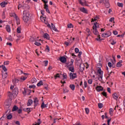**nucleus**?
I'll return each instance as SVG.
<instances>
[{"label": "nucleus", "mask_w": 125, "mask_h": 125, "mask_svg": "<svg viewBox=\"0 0 125 125\" xmlns=\"http://www.w3.org/2000/svg\"><path fill=\"white\" fill-rule=\"evenodd\" d=\"M22 19L25 24L30 23V12L24 10L22 14Z\"/></svg>", "instance_id": "1"}, {"label": "nucleus", "mask_w": 125, "mask_h": 125, "mask_svg": "<svg viewBox=\"0 0 125 125\" xmlns=\"http://www.w3.org/2000/svg\"><path fill=\"white\" fill-rule=\"evenodd\" d=\"M99 28V24L97 23V22H95L94 23V25L93 26V33L96 36L99 35V32H98V30H97V28Z\"/></svg>", "instance_id": "2"}, {"label": "nucleus", "mask_w": 125, "mask_h": 125, "mask_svg": "<svg viewBox=\"0 0 125 125\" xmlns=\"http://www.w3.org/2000/svg\"><path fill=\"white\" fill-rule=\"evenodd\" d=\"M14 91H15V93H14L13 94L11 93L10 92L8 93V96L10 98L11 101L13 98H14V94H15V95H17V94H18V89L15 88L13 92H14Z\"/></svg>", "instance_id": "3"}, {"label": "nucleus", "mask_w": 125, "mask_h": 125, "mask_svg": "<svg viewBox=\"0 0 125 125\" xmlns=\"http://www.w3.org/2000/svg\"><path fill=\"white\" fill-rule=\"evenodd\" d=\"M23 75L25 76H21L19 78V80L21 83H23V82L26 81L28 78V73H23Z\"/></svg>", "instance_id": "4"}, {"label": "nucleus", "mask_w": 125, "mask_h": 125, "mask_svg": "<svg viewBox=\"0 0 125 125\" xmlns=\"http://www.w3.org/2000/svg\"><path fill=\"white\" fill-rule=\"evenodd\" d=\"M97 74L99 76L98 80H99V81H102V79L103 78V71L101 70V69H98Z\"/></svg>", "instance_id": "5"}, {"label": "nucleus", "mask_w": 125, "mask_h": 125, "mask_svg": "<svg viewBox=\"0 0 125 125\" xmlns=\"http://www.w3.org/2000/svg\"><path fill=\"white\" fill-rule=\"evenodd\" d=\"M69 78L70 80H75L77 78V73L70 72L69 73Z\"/></svg>", "instance_id": "6"}, {"label": "nucleus", "mask_w": 125, "mask_h": 125, "mask_svg": "<svg viewBox=\"0 0 125 125\" xmlns=\"http://www.w3.org/2000/svg\"><path fill=\"white\" fill-rule=\"evenodd\" d=\"M111 35H112V32L110 31H108L106 33L102 34V37H103V38H108V37H110Z\"/></svg>", "instance_id": "7"}, {"label": "nucleus", "mask_w": 125, "mask_h": 125, "mask_svg": "<svg viewBox=\"0 0 125 125\" xmlns=\"http://www.w3.org/2000/svg\"><path fill=\"white\" fill-rule=\"evenodd\" d=\"M79 3H80V4H81V5H82L83 6H88V5H87V3H86V1L84 0L83 1L82 0H79Z\"/></svg>", "instance_id": "8"}, {"label": "nucleus", "mask_w": 125, "mask_h": 125, "mask_svg": "<svg viewBox=\"0 0 125 125\" xmlns=\"http://www.w3.org/2000/svg\"><path fill=\"white\" fill-rule=\"evenodd\" d=\"M33 103L34 104L35 107H37L39 105V99H38V98L34 99Z\"/></svg>", "instance_id": "9"}, {"label": "nucleus", "mask_w": 125, "mask_h": 125, "mask_svg": "<svg viewBox=\"0 0 125 125\" xmlns=\"http://www.w3.org/2000/svg\"><path fill=\"white\" fill-rule=\"evenodd\" d=\"M60 61L62 62V63H66L67 62V59H66V58L65 57H61L60 58Z\"/></svg>", "instance_id": "10"}, {"label": "nucleus", "mask_w": 125, "mask_h": 125, "mask_svg": "<svg viewBox=\"0 0 125 125\" xmlns=\"http://www.w3.org/2000/svg\"><path fill=\"white\" fill-rule=\"evenodd\" d=\"M104 3L106 7L108 8L110 6V4H109V0H102Z\"/></svg>", "instance_id": "11"}, {"label": "nucleus", "mask_w": 125, "mask_h": 125, "mask_svg": "<svg viewBox=\"0 0 125 125\" xmlns=\"http://www.w3.org/2000/svg\"><path fill=\"white\" fill-rule=\"evenodd\" d=\"M96 90L97 92H100V91H102V90H103V87L101 86H97L96 87Z\"/></svg>", "instance_id": "12"}, {"label": "nucleus", "mask_w": 125, "mask_h": 125, "mask_svg": "<svg viewBox=\"0 0 125 125\" xmlns=\"http://www.w3.org/2000/svg\"><path fill=\"white\" fill-rule=\"evenodd\" d=\"M38 39H39V37H37L36 36L31 37L30 38V42H38Z\"/></svg>", "instance_id": "13"}, {"label": "nucleus", "mask_w": 125, "mask_h": 125, "mask_svg": "<svg viewBox=\"0 0 125 125\" xmlns=\"http://www.w3.org/2000/svg\"><path fill=\"white\" fill-rule=\"evenodd\" d=\"M7 72H2V78L3 79H6V78H7Z\"/></svg>", "instance_id": "14"}, {"label": "nucleus", "mask_w": 125, "mask_h": 125, "mask_svg": "<svg viewBox=\"0 0 125 125\" xmlns=\"http://www.w3.org/2000/svg\"><path fill=\"white\" fill-rule=\"evenodd\" d=\"M80 11L83 12V13L87 14V10L84 7L80 8Z\"/></svg>", "instance_id": "15"}, {"label": "nucleus", "mask_w": 125, "mask_h": 125, "mask_svg": "<svg viewBox=\"0 0 125 125\" xmlns=\"http://www.w3.org/2000/svg\"><path fill=\"white\" fill-rule=\"evenodd\" d=\"M12 82H13L14 84H15V85H16V84H17V83H19V82H20V81H19V79H14L12 80Z\"/></svg>", "instance_id": "16"}, {"label": "nucleus", "mask_w": 125, "mask_h": 125, "mask_svg": "<svg viewBox=\"0 0 125 125\" xmlns=\"http://www.w3.org/2000/svg\"><path fill=\"white\" fill-rule=\"evenodd\" d=\"M5 29L8 33H11V29L10 28V26H9V25H6Z\"/></svg>", "instance_id": "17"}, {"label": "nucleus", "mask_w": 125, "mask_h": 125, "mask_svg": "<svg viewBox=\"0 0 125 125\" xmlns=\"http://www.w3.org/2000/svg\"><path fill=\"white\" fill-rule=\"evenodd\" d=\"M0 68H2L3 71L2 72H7V69H6V67H5V66L4 65H0Z\"/></svg>", "instance_id": "18"}, {"label": "nucleus", "mask_w": 125, "mask_h": 125, "mask_svg": "<svg viewBox=\"0 0 125 125\" xmlns=\"http://www.w3.org/2000/svg\"><path fill=\"white\" fill-rule=\"evenodd\" d=\"M113 98H114V99H115L116 100H117L118 99V98H119V95L117 94V93H114L113 95H112Z\"/></svg>", "instance_id": "19"}, {"label": "nucleus", "mask_w": 125, "mask_h": 125, "mask_svg": "<svg viewBox=\"0 0 125 125\" xmlns=\"http://www.w3.org/2000/svg\"><path fill=\"white\" fill-rule=\"evenodd\" d=\"M7 4V2H5V1H3L2 2L0 3V6L1 7H5V5H6Z\"/></svg>", "instance_id": "20"}, {"label": "nucleus", "mask_w": 125, "mask_h": 125, "mask_svg": "<svg viewBox=\"0 0 125 125\" xmlns=\"http://www.w3.org/2000/svg\"><path fill=\"white\" fill-rule=\"evenodd\" d=\"M32 104H33V100H32L31 99L29 100L27 103V106H31Z\"/></svg>", "instance_id": "21"}, {"label": "nucleus", "mask_w": 125, "mask_h": 125, "mask_svg": "<svg viewBox=\"0 0 125 125\" xmlns=\"http://www.w3.org/2000/svg\"><path fill=\"white\" fill-rule=\"evenodd\" d=\"M51 26L52 28V29L53 30V31H55V32H57V31H58L57 30V28H56V27H55V25H54V24H53V23H51Z\"/></svg>", "instance_id": "22"}, {"label": "nucleus", "mask_w": 125, "mask_h": 125, "mask_svg": "<svg viewBox=\"0 0 125 125\" xmlns=\"http://www.w3.org/2000/svg\"><path fill=\"white\" fill-rule=\"evenodd\" d=\"M99 19V17L98 16H96L95 18L92 19L91 22H95V21H97Z\"/></svg>", "instance_id": "23"}, {"label": "nucleus", "mask_w": 125, "mask_h": 125, "mask_svg": "<svg viewBox=\"0 0 125 125\" xmlns=\"http://www.w3.org/2000/svg\"><path fill=\"white\" fill-rule=\"evenodd\" d=\"M68 69L72 72V73H74L75 71V68H74V66L68 67Z\"/></svg>", "instance_id": "24"}, {"label": "nucleus", "mask_w": 125, "mask_h": 125, "mask_svg": "<svg viewBox=\"0 0 125 125\" xmlns=\"http://www.w3.org/2000/svg\"><path fill=\"white\" fill-rule=\"evenodd\" d=\"M43 37L45 39H47V40H49L50 39L49 35H48L47 33L44 34Z\"/></svg>", "instance_id": "25"}, {"label": "nucleus", "mask_w": 125, "mask_h": 125, "mask_svg": "<svg viewBox=\"0 0 125 125\" xmlns=\"http://www.w3.org/2000/svg\"><path fill=\"white\" fill-rule=\"evenodd\" d=\"M47 107V104H44V102H43L41 104V108L43 109V108H46Z\"/></svg>", "instance_id": "26"}, {"label": "nucleus", "mask_w": 125, "mask_h": 125, "mask_svg": "<svg viewBox=\"0 0 125 125\" xmlns=\"http://www.w3.org/2000/svg\"><path fill=\"white\" fill-rule=\"evenodd\" d=\"M31 109H32V108H29V107L25 108H23V111L24 112H31Z\"/></svg>", "instance_id": "27"}, {"label": "nucleus", "mask_w": 125, "mask_h": 125, "mask_svg": "<svg viewBox=\"0 0 125 125\" xmlns=\"http://www.w3.org/2000/svg\"><path fill=\"white\" fill-rule=\"evenodd\" d=\"M15 19L16 20V22L17 25H20V19H19V18L17 17L16 18H15Z\"/></svg>", "instance_id": "28"}, {"label": "nucleus", "mask_w": 125, "mask_h": 125, "mask_svg": "<svg viewBox=\"0 0 125 125\" xmlns=\"http://www.w3.org/2000/svg\"><path fill=\"white\" fill-rule=\"evenodd\" d=\"M18 110V107L16 105H14L12 109L13 112H15V111H17Z\"/></svg>", "instance_id": "29"}, {"label": "nucleus", "mask_w": 125, "mask_h": 125, "mask_svg": "<svg viewBox=\"0 0 125 125\" xmlns=\"http://www.w3.org/2000/svg\"><path fill=\"white\" fill-rule=\"evenodd\" d=\"M86 32L87 33V37H89L90 36V30L88 28L86 29Z\"/></svg>", "instance_id": "30"}, {"label": "nucleus", "mask_w": 125, "mask_h": 125, "mask_svg": "<svg viewBox=\"0 0 125 125\" xmlns=\"http://www.w3.org/2000/svg\"><path fill=\"white\" fill-rule=\"evenodd\" d=\"M22 8L23 9H27L29 7V6L28 4H24L23 5L21 6Z\"/></svg>", "instance_id": "31"}, {"label": "nucleus", "mask_w": 125, "mask_h": 125, "mask_svg": "<svg viewBox=\"0 0 125 125\" xmlns=\"http://www.w3.org/2000/svg\"><path fill=\"white\" fill-rule=\"evenodd\" d=\"M69 87L71 89H72L73 91L75 90V85L74 84H70L69 85Z\"/></svg>", "instance_id": "32"}, {"label": "nucleus", "mask_w": 125, "mask_h": 125, "mask_svg": "<svg viewBox=\"0 0 125 125\" xmlns=\"http://www.w3.org/2000/svg\"><path fill=\"white\" fill-rule=\"evenodd\" d=\"M74 66V65H73V63L69 62V63H68L67 64V68H70V67H72V66Z\"/></svg>", "instance_id": "33"}, {"label": "nucleus", "mask_w": 125, "mask_h": 125, "mask_svg": "<svg viewBox=\"0 0 125 125\" xmlns=\"http://www.w3.org/2000/svg\"><path fill=\"white\" fill-rule=\"evenodd\" d=\"M11 16H12V17H14V18H16L17 17H18V16H17V15H16V14H15V13H13L11 14Z\"/></svg>", "instance_id": "34"}, {"label": "nucleus", "mask_w": 125, "mask_h": 125, "mask_svg": "<svg viewBox=\"0 0 125 125\" xmlns=\"http://www.w3.org/2000/svg\"><path fill=\"white\" fill-rule=\"evenodd\" d=\"M117 5L119 7H123V6H124V4L123 3L118 2Z\"/></svg>", "instance_id": "35"}, {"label": "nucleus", "mask_w": 125, "mask_h": 125, "mask_svg": "<svg viewBox=\"0 0 125 125\" xmlns=\"http://www.w3.org/2000/svg\"><path fill=\"white\" fill-rule=\"evenodd\" d=\"M116 41L115 40H112L110 41V43L112 45H114V44H116Z\"/></svg>", "instance_id": "36"}, {"label": "nucleus", "mask_w": 125, "mask_h": 125, "mask_svg": "<svg viewBox=\"0 0 125 125\" xmlns=\"http://www.w3.org/2000/svg\"><path fill=\"white\" fill-rule=\"evenodd\" d=\"M17 32L19 34H20V33H21V27H18L17 29Z\"/></svg>", "instance_id": "37"}, {"label": "nucleus", "mask_w": 125, "mask_h": 125, "mask_svg": "<svg viewBox=\"0 0 125 125\" xmlns=\"http://www.w3.org/2000/svg\"><path fill=\"white\" fill-rule=\"evenodd\" d=\"M31 83H37V79L36 78H32L31 80Z\"/></svg>", "instance_id": "38"}, {"label": "nucleus", "mask_w": 125, "mask_h": 125, "mask_svg": "<svg viewBox=\"0 0 125 125\" xmlns=\"http://www.w3.org/2000/svg\"><path fill=\"white\" fill-rule=\"evenodd\" d=\"M67 27L69 29H71V28H73L74 26L73 25V24L70 23L67 25Z\"/></svg>", "instance_id": "39"}, {"label": "nucleus", "mask_w": 125, "mask_h": 125, "mask_svg": "<svg viewBox=\"0 0 125 125\" xmlns=\"http://www.w3.org/2000/svg\"><path fill=\"white\" fill-rule=\"evenodd\" d=\"M7 118L8 120H10V119L12 118V115L11 114H10L7 116Z\"/></svg>", "instance_id": "40"}, {"label": "nucleus", "mask_w": 125, "mask_h": 125, "mask_svg": "<svg viewBox=\"0 0 125 125\" xmlns=\"http://www.w3.org/2000/svg\"><path fill=\"white\" fill-rule=\"evenodd\" d=\"M43 82L41 81L37 83V86H41V85H42Z\"/></svg>", "instance_id": "41"}, {"label": "nucleus", "mask_w": 125, "mask_h": 125, "mask_svg": "<svg viewBox=\"0 0 125 125\" xmlns=\"http://www.w3.org/2000/svg\"><path fill=\"white\" fill-rule=\"evenodd\" d=\"M62 77L63 78V80H65V79H67V74L63 73V75H62Z\"/></svg>", "instance_id": "42"}, {"label": "nucleus", "mask_w": 125, "mask_h": 125, "mask_svg": "<svg viewBox=\"0 0 125 125\" xmlns=\"http://www.w3.org/2000/svg\"><path fill=\"white\" fill-rule=\"evenodd\" d=\"M101 67H102V64L101 63H98L97 65V67L98 68V69H101Z\"/></svg>", "instance_id": "43"}, {"label": "nucleus", "mask_w": 125, "mask_h": 125, "mask_svg": "<svg viewBox=\"0 0 125 125\" xmlns=\"http://www.w3.org/2000/svg\"><path fill=\"white\" fill-rule=\"evenodd\" d=\"M5 105H6V106H8L9 107L11 105V103H7V101H6L5 102Z\"/></svg>", "instance_id": "44"}, {"label": "nucleus", "mask_w": 125, "mask_h": 125, "mask_svg": "<svg viewBox=\"0 0 125 125\" xmlns=\"http://www.w3.org/2000/svg\"><path fill=\"white\" fill-rule=\"evenodd\" d=\"M113 112H114V109H113V108H110L109 109L110 115H113Z\"/></svg>", "instance_id": "45"}, {"label": "nucleus", "mask_w": 125, "mask_h": 125, "mask_svg": "<svg viewBox=\"0 0 125 125\" xmlns=\"http://www.w3.org/2000/svg\"><path fill=\"white\" fill-rule=\"evenodd\" d=\"M41 21H42V22H45V18H44V17H41Z\"/></svg>", "instance_id": "46"}, {"label": "nucleus", "mask_w": 125, "mask_h": 125, "mask_svg": "<svg viewBox=\"0 0 125 125\" xmlns=\"http://www.w3.org/2000/svg\"><path fill=\"white\" fill-rule=\"evenodd\" d=\"M92 82H93L92 79H89L88 80V83H89V84H91L92 83Z\"/></svg>", "instance_id": "47"}, {"label": "nucleus", "mask_w": 125, "mask_h": 125, "mask_svg": "<svg viewBox=\"0 0 125 125\" xmlns=\"http://www.w3.org/2000/svg\"><path fill=\"white\" fill-rule=\"evenodd\" d=\"M42 124V121H41V119H38V123L35 124V125H40Z\"/></svg>", "instance_id": "48"}, {"label": "nucleus", "mask_w": 125, "mask_h": 125, "mask_svg": "<svg viewBox=\"0 0 125 125\" xmlns=\"http://www.w3.org/2000/svg\"><path fill=\"white\" fill-rule=\"evenodd\" d=\"M85 111L86 114H89V109H88V108H85Z\"/></svg>", "instance_id": "49"}, {"label": "nucleus", "mask_w": 125, "mask_h": 125, "mask_svg": "<svg viewBox=\"0 0 125 125\" xmlns=\"http://www.w3.org/2000/svg\"><path fill=\"white\" fill-rule=\"evenodd\" d=\"M98 106L100 109L102 108V107H103V104H98Z\"/></svg>", "instance_id": "50"}, {"label": "nucleus", "mask_w": 125, "mask_h": 125, "mask_svg": "<svg viewBox=\"0 0 125 125\" xmlns=\"http://www.w3.org/2000/svg\"><path fill=\"white\" fill-rule=\"evenodd\" d=\"M34 44H35V45H37V46H40V45H41V43L38 42H35L34 43Z\"/></svg>", "instance_id": "51"}, {"label": "nucleus", "mask_w": 125, "mask_h": 125, "mask_svg": "<svg viewBox=\"0 0 125 125\" xmlns=\"http://www.w3.org/2000/svg\"><path fill=\"white\" fill-rule=\"evenodd\" d=\"M44 66H47L48 64V61H44Z\"/></svg>", "instance_id": "52"}, {"label": "nucleus", "mask_w": 125, "mask_h": 125, "mask_svg": "<svg viewBox=\"0 0 125 125\" xmlns=\"http://www.w3.org/2000/svg\"><path fill=\"white\" fill-rule=\"evenodd\" d=\"M108 67H109V68H112V66H113L112 64V62H108Z\"/></svg>", "instance_id": "53"}, {"label": "nucleus", "mask_w": 125, "mask_h": 125, "mask_svg": "<svg viewBox=\"0 0 125 125\" xmlns=\"http://www.w3.org/2000/svg\"><path fill=\"white\" fill-rule=\"evenodd\" d=\"M98 37L96 38V41H98V42H100L101 41V39H100V36L98 35Z\"/></svg>", "instance_id": "54"}, {"label": "nucleus", "mask_w": 125, "mask_h": 125, "mask_svg": "<svg viewBox=\"0 0 125 125\" xmlns=\"http://www.w3.org/2000/svg\"><path fill=\"white\" fill-rule=\"evenodd\" d=\"M4 65H6V66H7V65H9V61L4 62Z\"/></svg>", "instance_id": "55"}, {"label": "nucleus", "mask_w": 125, "mask_h": 125, "mask_svg": "<svg viewBox=\"0 0 125 125\" xmlns=\"http://www.w3.org/2000/svg\"><path fill=\"white\" fill-rule=\"evenodd\" d=\"M80 51V50L78 48H75V52L76 53H79V52Z\"/></svg>", "instance_id": "56"}, {"label": "nucleus", "mask_w": 125, "mask_h": 125, "mask_svg": "<svg viewBox=\"0 0 125 125\" xmlns=\"http://www.w3.org/2000/svg\"><path fill=\"white\" fill-rule=\"evenodd\" d=\"M123 66V64L122 63H120V62H118L117 63V67H122Z\"/></svg>", "instance_id": "57"}, {"label": "nucleus", "mask_w": 125, "mask_h": 125, "mask_svg": "<svg viewBox=\"0 0 125 125\" xmlns=\"http://www.w3.org/2000/svg\"><path fill=\"white\" fill-rule=\"evenodd\" d=\"M67 92H69V90L67 89H63V93H67Z\"/></svg>", "instance_id": "58"}, {"label": "nucleus", "mask_w": 125, "mask_h": 125, "mask_svg": "<svg viewBox=\"0 0 125 125\" xmlns=\"http://www.w3.org/2000/svg\"><path fill=\"white\" fill-rule=\"evenodd\" d=\"M113 35H115V36H117L118 35V31H113Z\"/></svg>", "instance_id": "59"}, {"label": "nucleus", "mask_w": 125, "mask_h": 125, "mask_svg": "<svg viewBox=\"0 0 125 125\" xmlns=\"http://www.w3.org/2000/svg\"><path fill=\"white\" fill-rule=\"evenodd\" d=\"M55 78L56 79L57 78H60V74H57V75H55Z\"/></svg>", "instance_id": "60"}, {"label": "nucleus", "mask_w": 125, "mask_h": 125, "mask_svg": "<svg viewBox=\"0 0 125 125\" xmlns=\"http://www.w3.org/2000/svg\"><path fill=\"white\" fill-rule=\"evenodd\" d=\"M49 46H46V51H47V52H49Z\"/></svg>", "instance_id": "61"}, {"label": "nucleus", "mask_w": 125, "mask_h": 125, "mask_svg": "<svg viewBox=\"0 0 125 125\" xmlns=\"http://www.w3.org/2000/svg\"><path fill=\"white\" fill-rule=\"evenodd\" d=\"M18 71L19 72V73H20V74H23V71L21 70V69H18Z\"/></svg>", "instance_id": "62"}, {"label": "nucleus", "mask_w": 125, "mask_h": 125, "mask_svg": "<svg viewBox=\"0 0 125 125\" xmlns=\"http://www.w3.org/2000/svg\"><path fill=\"white\" fill-rule=\"evenodd\" d=\"M114 18H111L109 19V22H113L114 21Z\"/></svg>", "instance_id": "63"}, {"label": "nucleus", "mask_w": 125, "mask_h": 125, "mask_svg": "<svg viewBox=\"0 0 125 125\" xmlns=\"http://www.w3.org/2000/svg\"><path fill=\"white\" fill-rule=\"evenodd\" d=\"M107 90L109 92V93H111V88H110V87H108L107 88Z\"/></svg>", "instance_id": "64"}]
</instances>
